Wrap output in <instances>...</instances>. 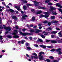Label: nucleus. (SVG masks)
<instances>
[{
	"label": "nucleus",
	"mask_w": 62,
	"mask_h": 62,
	"mask_svg": "<svg viewBox=\"0 0 62 62\" xmlns=\"http://www.w3.org/2000/svg\"><path fill=\"white\" fill-rule=\"evenodd\" d=\"M3 28L7 31L5 33V34H8V31H11V28L9 27H6V25H3Z\"/></svg>",
	"instance_id": "f257e3e1"
},
{
	"label": "nucleus",
	"mask_w": 62,
	"mask_h": 62,
	"mask_svg": "<svg viewBox=\"0 0 62 62\" xmlns=\"http://www.w3.org/2000/svg\"><path fill=\"white\" fill-rule=\"evenodd\" d=\"M50 12H45L44 13V14L46 15H41L39 16V17L40 18H41L42 17H45L46 18H47L48 17H49V14L50 13Z\"/></svg>",
	"instance_id": "f03ea898"
},
{
	"label": "nucleus",
	"mask_w": 62,
	"mask_h": 62,
	"mask_svg": "<svg viewBox=\"0 0 62 62\" xmlns=\"http://www.w3.org/2000/svg\"><path fill=\"white\" fill-rule=\"evenodd\" d=\"M45 53L44 52H41L39 53V59L40 60H43L44 59L43 58V56H42L41 54H44Z\"/></svg>",
	"instance_id": "7ed1b4c3"
},
{
	"label": "nucleus",
	"mask_w": 62,
	"mask_h": 62,
	"mask_svg": "<svg viewBox=\"0 0 62 62\" xmlns=\"http://www.w3.org/2000/svg\"><path fill=\"white\" fill-rule=\"evenodd\" d=\"M19 33L22 36H27L28 35H33L32 33H29L25 32V33H23V32L21 31L19 32Z\"/></svg>",
	"instance_id": "20e7f679"
},
{
	"label": "nucleus",
	"mask_w": 62,
	"mask_h": 62,
	"mask_svg": "<svg viewBox=\"0 0 62 62\" xmlns=\"http://www.w3.org/2000/svg\"><path fill=\"white\" fill-rule=\"evenodd\" d=\"M14 32H15L13 33L12 34L14 36H13V37L14 38H19V36L18 35H16V33H18V30H15L14 31Z\"/></svg>",
	"instance_id": "39448f33"
},
{
	"label": "nucleus",
	"mask_w": 62,
	"mask_h": 62,
	"mask_svg": "<svg viewBox=\"0 0 62 62\" xmlns=\"http://www.w3.org/2000/svg\"><path fill=\"white\" fill-rule=\"evenodd\" d=\"M31 11L32 12H33V14H40V13H42V11L41 10L39 11H37L36 12L35 11V10L34 9H32L31 10Z\"/></svg>",
	"instance_id": "423d86ee"
},
{
	"label": "nucleus",
	"mask_w": 62,
	"mask_h": 62,
	"mask_svg": "<svg viewBox=\"0 0 62 62\" xmlns=\"http://www.w3.org/2000/svg\"><path fill=\"white\" fill-rule=\"evenodd\" d=\"M39 46L40 47H42L43 48H45L46 47L48 48H54V46H44L43 45H40Z\"/></svg>",
	"instance_id": "0eeeda50"
},
{
	"label": "nucleus",
	"mask_w": 62,
	"mask_h": 62,
	"mask_svg": "<svg viewBox=\"0 0 62 62\" xmlns=\"http://www.w3.org/2000/svg\"><path fill=\"white\" fill-rule=\"evenodd\" d=\"M33 2L35 3V6H38V5H42V3H41L37 1H33Z\"/></svg>",
	"instance_id": "6e6552de"
},
{
	"label": "nucleus",
	"mask_w": 62,
	"mask_h": 62,
	"mask_svg": "<svg viewBox=\"0 0 62 62\" xmlns=\"http://www.w3.org/2000/svg\"><path fill=\"white\" fill-rule=\"evenodd\" d=\"M50 8L49 9V11L51 12L53 11V10H55V8L53 7V6H50Z\"/></svg>",
	"instance_id": "1a4fd4ad"
},
{
	"label": "nucleus",
	"mask_w": 62,
	"mask_h": 62,
	"mask_svg": "<svg viewBox=\"0 0 62 62\" xmlns=\"http://www.w3.org/2000/svg\"><path fill=\"white\" fill-rule=\"evenodd\" d=\"M28 17L27 16L25 15H23V16H22V19L23 20V19H24V20H25V19H26V18Z\"/></svg>",
	"instance_id": "9d476101"
},
{
	"label": "nucleus",
	"mask_w": 62,
	"mask_h": 62,
	"mask_svg": "<svg viewBox=\"0 0 62 62\" xmlns=\"http://www.w3.org/2000/svg\"><path fill=\"white\" fill-rule=\"evenodd\" d=\"M11 17H12L13 19H14L15 21H17V20H18V18H17V17L16 16H11Z\"/></svg>",
	"instance_id": "9b49d317"
},
{
	"label": "nucleus",
	"mask_w": 62,
	"mask_h": 62,
	"mask_svg": "<svg viewBox=\"0 0 62 62\" xmlns=\"http://www.w3.org/2000/svg\"><path fill=\"white\" fill-rule=\"evenodd\" d=\"M2 18L0 17V23L1 24L2 23L1 22ZM3 27H2V25H0V29H3Z\"/></svg>",
	"instance_id": "f8f14e48"
},
{
	"label": "nucleus",
	"mask_w": 62,
	"mask_h": 62,
	"mask_svg": "<svg viewBox=\"0 0 62 62\" xmlns=\"http://www.w3.org/2000/svg\"><path fill=\"white\" fill-rule=\"evenodd\" d=\"M56 6H57L60 8H62V6H61V4L59 3L56 4Z\"/></svg>",
	"instance_id": "ddd939ff"
},
{
	"label": "nucleus",
	"mask_w": 62,
	"mask_h": 62,
	"mask_svg": "<svg viewBox=\"0 0 62 62\" xmlns=\"http://www.w3.org/2000/svg\"><path fill=\"white\" fill-rule=\"evenodd\" d=\"M39 8H41V9H46V8L41 7H39Z\"/></svg>",
	"instance_id": "4468645a"
},
{
	"label": "nucleus",
	"mask_w": 62,
	"mask_h": 62,
	"mask_svg": "<svg viewBox=\"0 0 62 62\" xmlns=\"http://www.w3.org/2000/svg\"><path fill=\"white\" fill-rule=\"evenodd\" d=\"M51 42L52 43H57V41H55V40H52L51 41Z\"/></svg>",
	"instance_id": "2eb2a0df"
},
{
	"label": "nucleus",
	"mask_w": 62,
	"mask_h": 62,
	"mask_svg": "<svg viewBox=\"0 0 62 62\" xmlns=\"http://www.w3.org/2000/svg\"><path fill=\"white\" fill-rule=\"evenodd\" d=\"M21 1H22L24 4H26L27 2V1H26L25 0H21Z\"/></svg>",
	"instance_id": "dca6fc26"
},
{
	"label": "nucleus",
	"mask_w": 62,
	"mask_h": 62,
	"mask_svg": "<svg viewBox=\"0 0 62 62\" xmlns=\"http://www.w3.org/2000/svg\"><path fill=\"white\" fill-rule=\"evenodd\" d=\"M16 8H17V9L18 11H19L20 10V6H16Z\"/></svg>",
	"instance_id": "f3484780"
},
{
	"label": "nucleus",
	"mask_w": 62,
	"mask_h": 62,
	"mask_svg": "<svg viewBox=\"0 0 62 62\" xmlns=\"http://www.w3.org/2000/svg\"><path fill=\"white\" fill-rule=\"evenodd\" d=\"M62 31H61L58 33V34L59 35V36L60 37H62V33H61Z\"/></svg>",
	"instance_id": "a211bd4d"
},
{
	"label": "nucleus",
	"mask_w": 62,
	"mask_h": 62,
	"mask_svg": "<svg viewBox=\"0 0 62 62\" xmlns=\"http://www.w3.org/2000/svg\"><path fill=\"white\" fill-rule=\"evenodd\" d=\"M23 8L24 10H26V9H27V6H23Z\"/></svg>",
	"instance_id": "6ab92c4d"
},
{
	"label": "nucleus",
	"mask_w": 62,
	"mask_h": 62,
	"mask_svg": "<svg viewBox=\"0 0 62 62\" xmlns=\"http://www.w3.org/2000/svg\"><path fill=\"white\" fill-rule=\"evenodd\" d=\"M56 35H52L51 36V37L53 39H55L56 38Z\"/></svg>",
	"instance_id": "aec40b11"
},
{
	"label": "nucleus",
	"mask_w": 62,
	"mask_h": 62,
	"mask_svg": "<svg viewBox=\"0 0 62 62\" xmlns=\"http://www.w3.org/2000/svg\"><path fill=\"white\" fill-rule=\"evenodd\" d=\"M29 31L31 32H35L34 30L32 29H31L30 30H29Z\"/></svg>",
	"instance_id": "412c9836"
},
{
	"label": "nucleus",
	"mask_w": 62,
	"mask_h": 62,
	"mask_svg": "<svg viewBox=\"0 0 62 62\" xmlns=\"http://www.w3.org/2000/svg\"><path fill=\"white\" fill-rule=\"evenodd\" d=\"M51 33V34H56V33H57V31H52Z\"/></svg>",
	"instance_id": "4be33fe9"
},
{
	"label": "nucleus",
	"mask_w": 62,
	"mask_h": 62,
	"mask_svg": "<svg viewBox=\"0 0 62 62\" xmlns=\"http://www.w3.org/2000/svg\"><path fill=\"white\" fill-rule=\"evenodd\" d=\"M36 31L35 33H39V32L40 31V30H36Z\"/></svg>",
	"instance_id": "5701e85b"
},
{
	"label": "nucleus",
	"mask_w": 62,
	"mask_h": 62,
	"mask_svg": "<svg viewBox=\"0 0 62 62\" xmlns=\"http://www.w3.org/2000/svg\"><path fill=\"white\" fill-rule=\"evenodd\" d=\"M9 11L11 12V13H13V12H14V11L13 10H12V9H9Z\"/></svg>",
	"instance_id": "b1692460"
},
{
	"label": "nucleus",
	"mask_w": 62,
	"mask_h": 62,
	"mask_svg": "<svg viewBox=\"0 0 62 62\" xmlns=\"http://www.w3.org/2000/svg\"><path fill=\"white\" fill-rule=\"evenodd\" d=\"M26 50H31V47H26Z\"/></svg>",
	"instance_id": "393cba45"
},
{
	"label": "nucleus",
	"mask_w": 62,
	"mask_h": 62,
	"mask_svg": "<svg viewBox=\"0 0 62 62\" xmlns=\"http://www.w3.org/2000/svg\"><path fill=\"white\" fill-rule=\"evenodd\" d=\"M25 40H22L21 41V43L22 44H23L24 43V42H25Z\"/></svg>",
	"instance_id": "a878e982"
},
{
	"label": "nucleus",
	"mask_w": 62,
	"mask_h": 62,
	"mask_svg": "<svg viewBox=\"0 0 62 62\" xmlns=\"http://www.w3.org/2000/svg\"><path fill=\"white\" fill-rule=\"evenodd\" d=\"M43 33H45L44 34V35L45 36H47V35H48V34L47 32H45V31H44L43 32Z\"/></svg>",
	"instance_id": "bb28decb"
},
{
	"label": "nucleus",
	"mask_w": 62,
	"mask_h": 62,
	"mask_svg": "<svg viewBox=\"0 0 62 62\" xmlns=\"http://www.w3.org/2000/svg\"><path fill=\"white\" fill-rule=\"evenodd\" d=\"M26 45L27 46H30V44H29V43H26Z\"/></svg>",
	"instance_id": "cd10ccee"
},
{
	"label": "nucleus",
	"mask_w": 62,
	"mask_h": 62,
	"mask_svg": "<svg viewBox=\"0 0 62 62\" xmlns=\"http://www.w3.org/2000/svg\"><path fill=\"white\" fill-rule=\"evenodd\" d=\"M47 29L48 30V31H51L52 30V29L50 27H49L47 28Z\"/></svg>",
	"instance_id": "c85d7f7f"
},
{
	"label": "nucleus",
	"mask_w": 62,
	"mask_h": 62,
	"mask_svg": "<svg viewBox=\"0 0 62 62\" xmlns=\"http://www.w3.org/2000/svg\"><path fill=\"white\" fill-rule=\"evenodd\" d=\"M51 19H55V16H51Z\"/></svg>",
	"instance_id": "c756f323"
},
{
	"label": "nucleus",
	"mask_w": 62,
	"mask_h": 62,
	"mask_svg": "<svg viewBox=\"0 0 62 62\" xmlns=\"http://www.w3.org/2000/svg\"><path fill=\"white\" fill-rule=\"evenodd\" d=\"M26 5L28 6H32V4H26Z\"/></svg>",
	"instance_id": "7c9ffc66"
},
{
	"label": "nucleus",
	"mask_w": 62,
	"mask_h": 62,
	"mask_svg": "<svg viewBox=\"0 0 62 62\" xmlns=\"http://www.w3.org/2000/svg\"><path fill=\"white\" fill-rule=\"evenodd\" d=\"M36 19H35V17L33 16L32 17V20L33 21H35Z\"/></svg>",
	"instance_id": "2f4dec72"
},
{
	"label": "nucleus",
	"mask_w": 62,
	"mask_h": 62,
	"mask_svg": "<svg viewBox=\"0 0 62 62\" xmlns=\"http://www.w3.org/2000/svg\"><path fill=\"white\" fill-rule=\"evenodd\" d=\"M7 37V38H9V39H11V38H12V37H11V36L8 35Z\"/></svg>",
	"instance_id": "473e14b6"
},
{
	"label": "nucleus",
	"mask_w": 62,
	"mask_h": 62,
	"mask_svg": "<svg viewBox=\"0 0 62 62\" xmlns=\"http://www.w3.org/2000/svg\"><path fill=\"white\" fill-rule=\"evenodd\" d=\"M40 36L43 39H44V38H45V36L42 35H40Z\"/></svg>",
	"instance_id": "72a5a7b5"
},
{
	"label": "nucleus",
	"mask_w": 62,
	"mask_h": 62,
	"mask_svg": "<svg viewBox=\"0 0 62 62\" xmlns=\"http://www.w3.org/2000/svg\"><path fill=\"white\" fill-rule=\"evenodd\" d=\"M51 1V0H46L45 2L46 3H47L48 2H49L50 1Z\"/></svg>",
	"instance_id": "f704fd0d"
},
{
	"label": "nucleus",
	"mask_w": 62,
	"mask_h": 62,
	"mask_svg": "<svg viewBox=\"0 0 62 62\" xmlns=\"http://www.w3.org/2000/svg\"><path fill=\"white\" fill-rule=\"evenodd\" d=\"M52 13L54 15H56L57 14V13H56V11L54 12H53Z\"/></svg>",
	"instance_id": "c9c22d12"
},
{
	"label": "nucleus",
	"mask_w": 62,
	"mask_h": 62,
	"mask_svg": "<svg viewBox=\"0 0 62 62\" xmlns=\"http://www.w3.org/2000/svg\"><path fill=\"white\" fill-rule=\"evenodd\" d=\"M57 22H58V21H52V23H57Z\"/></svg>",
	"instance_id": "e433bc0d"
},
{
	"label": "nucleus",
	"mask_w": 62,
	"mask_h": 62,
	"mask_svg": "<svg viewBox=\"0 0 62 62\" xmlns=\"http://www.w3.org/2000/svg\"><path fill=\"white\" fill-rule=\"evenodd\" d=\"M60 50H61V49L58 48V49H57L56 50V51H57V52H59V51H60Z\"/></svg>",
	"instance_id": "4c0bfd02"
},
{
	"label": "nucleus",
	"mask_w": 62,
	"mask_h": 62,
	"mask_svg": "<svg viewBox=\"0 0 62 62\" xmlns=\"http://www.w3.org/2000/svg\"><path fill=\"white\" fill-rule=\"evenodd\" d=\"M58 62V60H53L52 62Z\"/></svg>",
	"instance_id": "58836bf2"
},
{
	"label": "nucleus",
	"mask_w": 62,
	"mask_h": 62,
	"mask_svg": "<svg viewBox=\"0 0 62 62\" xmlns=\"http://www.w3.org/2000/svg\"><path fill=\"white\" fill-rule=\"evenodd\" d=\"M58 54H62V52L60 51H59Z\"/></svg>",
	"instance_id": "ea45409f"
},
{
	"label": "nucleus",
	"mask_w": 62,
	"mask_h": 62,
	"mask_svg": "<svg viewBox=\"0 0 62 62\" xmlns=\"http://www.w3.org/2000/svg\"><path fill=\"white\" fill-rule=\"evenodd\" d=\"M51 23L50 22L48 23V25H49V26H50V25H51Z\"/></svg>",
	"instance_id": "a19ab883"
},
{
	"label": "nucleus",
	"mask_w": 62,
	"mask_h": 62,
	"mask_svg": "<svg viewBox=\"0 0 62 62\" xmlns=\"http://www.w3.org/2000/svg\"><path fill=\"white\" fill-rule=\"evenodd\" d=\"M55 51V49H52V50H50V51H51V52H54V51Z\"/></svg>",
	"instance_id": "79ce46f5"
},
{
	"label": "nucleus",
	"mask_w": 62,
	"mask_h": 62,
	"mask_svg": "<svg viewBox=\"0 0 62 62\" xmlns=\"http://www.w3.org/2000/svg\"><path fill=\"white\" fill-rule=\"evenodd\" d=\"M48 5H53V4L52 3L49 2L48 4Z\"/></svg>",
	"instance_id": "37998d69"
},
{
	"label": "nucleus",
	"mask_w": 62,
	"mask_h": 62,
	"mask_svg": "<svg viewBox=\"0 0 62 62\" xmlns=\"http://www.w3.org/2000/svg\"><path fill=\"white\" fill-rule=\"evenodd\" d=\"M46 61H47V62H50V60L49 59H47L46 60Z\"/></svg>",
	"instance_id": "c03bdc74"
},
{
	"label": "nucleus",
	"mask_w": 62,
	"mask_h": 62,
	"mask_svg": "<svg viewBox=\"0 0 62 62\" xmlns=\"http://www.w3.org/2000/svg\"><path fill=\"white\" fill-rule=\"evenodd\" d=\"M25 30H26V29H25V28L23 29H22V31H25Z\"/></svg>",
	"instance_id": "a18cd8bd"
},
{
	"label": "nucleus",
	"mask_w": 62,
	"mask_h": 62,
	"mask_svg": "<svg viewBox=\"0 0 62 62\" xmlns=\"http://www.w3.org/2000/svg\"><path fill=\"white\" fill-rule=\"evenodd\" d=\"M2 39H3V38H2V36H0V40H2Z\"/></svg>",
	"instance_id": "49530a36"
},
{
	"label": "nucleus",
	"mask_w": 62,
	"mask_h": 62,
	"mask_svg": "<svg viewBox=\"0 0 62 62\" xmlns=\"http://www.w3.org/2000/svg\"><path fill=\"white\" fill-rule=\"evenodd\" d=\"M43 23H47V21H44Z\"/></svg>",
	"instance_id": "de8ad7c7"
},
{
	"label": "nucleus",
	"mask_w": 62,
	"mask_h": 62,
	"mask_svg": "<svg viewBox=\"0 0 62 62\" xmlns=\"http://www.w3.org/2000/svg\"><path fill=\"white\" fill-rule=\"evenodd\" d=\"M29 39H30L31 40H32V37H29Z\"/></svg>",
	"instance_id": "09e8293b"
},
{
	"label": "nucleus",
	"mask_w": 62,
	"mask_h": 62,
	"mask_svg": "<svg viewBox=\"0 0 62 62\" xmlns=\"http://www.w3.org/2000/svg\"><path fill=\"white\" fill-rule=\"evenodd\" d=\"M39 41H40V42H43V41L42 40V39H39Z\"/></svg>",
	"instance_id": "8fccbe9b"
},
{
	"label": "nucleus",
	"mask_w": 62,
	"mask_h": 62,
	"mask_svg": "<svg viewBox=\"0 0 62 62\" xmlns=\"http://www.w3.org/2000/svg\"><path fill=\"white\" fill-rule=\"evenodd\" d=\"M50 58V59H53L54 58V57L52 56H51L49 57Z\"/></svg>",
	"instance_id": "3c124183"
},
{
	"label": "nucleus",
	"mask_w": 62,
	"mask_h": 62,
	"mask_svg": "<svg viewBox=\"0 0 62 62\" xmlns=\"http://www.w3.org/2000/svg\"><path fill=\"white\" fill-rule=\"evenodd\" d=\"M5 52H6V50H3L2 51V52L3 53H5Z\"/></svg>",
	"instance_id": "603ef678"
},
{
	"label": "nucleus",
	"mask_w": 62,
	"mask_h": 62,
	"mask_svg": "<svg viewBox=\"0 0 62 62\" xmlns=\"http://www.w3.org/2000/svg\"><path fill=\"white\" fill-rule=\"evenodd\" d=\"M26 55L27 56V57H29V58L30 57V56H29L28 54H26Z\"/></svg>",
	"instance_id": "864d4df0"
},
{
	"label": "nucleus",
	"mask_w": 62,
	"mask_h": 62,
	"mask_svg": "<svg viewBox=\"0 0 62 62\" xmlns=\"http://www.w3.org/2000/svg\"><path fill=\"white\" fill-rule=\"evenodd\" d=\"M34 58L35 59H38V57H37L34 56Z\"/></svg>",
	"instance_id": "5fc2aeb1"
},
{
	"label": "nucleus",
	"mask_w": 62,
	"mask_h": 62,
	"mask_svg": "<svg viewBox=\"0 0 62 62\" xmlns=\"http://www.w3.org/2000/svg\"><path fill=\"white\" fill-rule=\"evenodd\" d=\"M33 55H35V56H37V54H36L35 53H34L33 54Z\"/></svg>",
	"instance_id": "6e6d98bb"
},
{
	"label": "nucleus",
	"mask_w": 62,
	"mask_h": 62,
	"mask_svg": "<svg viewBox=\"0 0 62 62\" xmlns=\"http://www.w3.org/2000/svg\"><path fill=\"white\" fill-rule=\"evenodd\" d=\"M34 46L35 47H39L38 45H34Z\"/></svg>",
	"instance_id": "4d7b16f0"
},
{
	"label": "nucleus",
	"mask_w": 62,
	"mask_h": 62,
	"mask_svg": "<svg viewBox=\"0 0 62 62\" xmlns=\"http://www.w3.org/2000/svg\"><path fill=\"white\" fill-rule=\"evenodd\" d=\"M46 42H49V41H50V40H46Z\"/></svg>",
	"instance_id": "13d9d810"
},
{
	"label": "nucleus",
	"mask_w": 62,
	"mask_h": 62,
	"mask_svg": "<svg viewBox=\"0 0 62 62\" xmlns=\"http://www.w3.org/2000/svg\"><path fill=\"white\" fill-rule=\"evenodd\" d=\"M16 29H19V28H18V27L17 26H16Z\"/></svg>",
	"instance_id": "bf43d9fd"
},
{
	"label": "nucleus",
	"mask_w": 62,
	"mask_h": 62,
	"mask_svg": "<svg viewBox=\"0 0 62 62\" xmlns=\"http://www.w3.org/2000/svg\"><path fill=\"white\" fill-rule=\"evenodd\" d=\"M56 29L57 30H60V29L58 28H56Z\"/></svg>",
	"instance_id": "052dcab7"
},
{
	"label": "nucleus",
	"mask_w": 62,
	"mask_h": 62,
	"mask_svg": "<svg viewBox=\"0 0 62 62\" xmlns=\"http://www.w3.org/2000/svg\"><path fill=\"white\" fill-rule=\"evenodd\" d=\"M2 4H3L4 6H6V4H5V3L3 2H2Z\"/></svg>",
	"instance_id": "680f3d73"
},
{
	"label": "nucleus",
	"mask_w": 62,
	"mask_h": 62,
	"mask_svg": "<svg viewBox=\"0 0 62 62\" xmlns=\"http://www.w3.org/2000/svg\"><path fill=\"white\" fill-rule=\"evenodd\" d=\"M33 25H30V27H33Z\"/></svg>",
	"instance_id": "e2e57ef3"
},
{
	"label": "nucleus",
	"mask_w": 62,
	"mask_h": 62,
	"mask_svg": "<svg viewBox=\"0 0 62 62\" xmlns=\"http://www.w3.org/2000/svg\"><path fill=\"white\" fill-rule=\"evenodd\" d=\"M37 26H34L33 28L35 29V28H37Z\"/></svg>",
	"instance_id": "0e129e2a"
},
{
	"label": "nucleus",
	"mask_w": 62,
	"mask_h": 62,
	"mask_svg": "<svg viewBox=\"0 0 62 62\" xmlns=\"http://www.w3.org/2000/svg\"><path fill=\"white\" fill-rule=\"evenodd\" d=\"M27 26L28 27V28H30V25H29L28 24L27 25Z\"/></svg>",
	"instance_id": "69168bd1"
},
{
	"label": "nucleus",
	"mask_w": 62,
	"mask_h": 62,
	"mask_svg": "<svg viewBox=\"0 0 62 62\" xmlns=\"http://www.w3.org/2000/svg\"><path fill=\"white\" fill-rule=\"evenodd\" d=\"M8 5L11 6L12 5V4H11V3H10L8 4Z\"/></svg>",
	"instance_id": "338daca9"
},
{
	"label": "nucleus",
	"mask_w": 62,
	"mask_h": 62,
	"mask_svg": "<svg viewBox=\"0 0 62 62\" xmlns=\"http://www.w3.org/2000/svg\"><path fill=\"white\" fill-rule=\"evenodd\" d=\"M15 12L16 13H19V12L18 11H15Z\"/></svg>",
	"instance_id": "774afa93"
}]
</instances>
